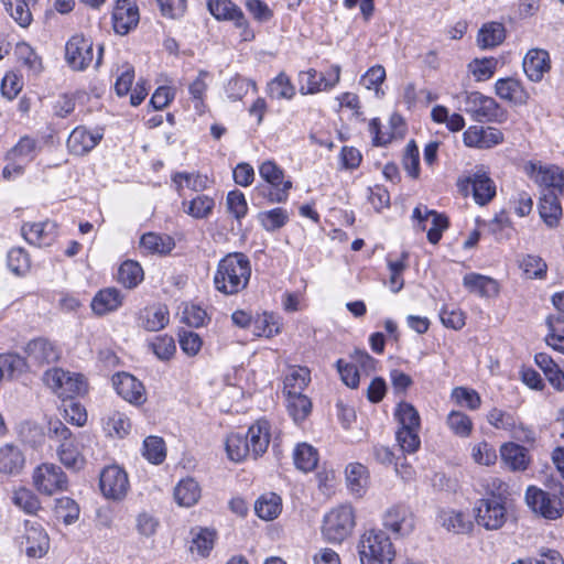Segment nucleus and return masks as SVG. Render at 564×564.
I'll list each match as a JSON object with an SVG mask.
<instances>
[{"label":"nucleus","instance_id":"nucleus-25","mask_svg":"<svg viewBox=\"0 0 564 564\" xmlns=\"http://www.w3.org/2000/svg\"><path fill=\"white\" fill-rule=\"evenodd\" d=\"M475 490L481 496L480 499H492L499 502H507L510 496L509 485L491 475L479 478L476 481Z\"/></svg>","mask_w":564,"mask_h":564},{"label":"nucleus","instance_id":"nucleus-24","mask_svg":"<svg viewBox=\"0 0 564 564\" xmlns=\"http://www.w3.org/2000/svg\"><path fill=\"white\" fill-rule=\"evenodd\" d=\"M117 393L130 403H142L144 398V387L141 381L130 373H118L112 379Z\"/></svg>","mask_w":564,"mask_h":564},{"label":"nucleus","instance_id":"nucleus-49","mask_svg":"<svg viewBox=\"0 0 564 564\" xmlns=\"http://www.w3.org/2000/svg\"><path fill=\"white\" fill-rule=\"evenodd\" d=\"M288 411L295 423L304 421L312 410L311 400L303 393L288 395Z\"/></svg>","mask_w":564,"mask_h":564},{"label":"nucleus","instance_id":"nucleus-6","mask_svg":"<svg viewBox=\"0 0 564 564\" xmlns=\"http://www.w3.org/2000/svg\"><path fill=\"white\" fill-rule=\"evenodd\" d=\"M355 527V514L351 506L343 505L325 514L322 534L329 543H341Z\"/></svg>","mask_w":564,"mask_h":564},{"label":"nucleus","instance_id":"nucleus-47","mask_svg":"<svg viewBox=\"0 0 564 564\" xmlns=\"http://www.w3.org/2000/svg\"><path fill=\"white\" fill-rule=\"evenodd\" d=\"M141 246L153 253H169L175 246L170 236H161L155 232H148L141 237Z\"/></svg>","mask_w":564,"mask_h":564},{"label":"nucleus","instance_id":"nucleus-50","mask_svg":"<svg viewBox=\"0 0 564 564\" xmlns=\"http://www.w3.org/2000/svg\"><path fill=\"white\" fill-rule=\"evenodd\" d=\"M446 424L456 436L463 438L470 436L474 429L471 419L464 412L455 410L447 414Z\"/></svg>","mask_w":564,"mask_h":564},{"label":"nucleus","instance_id":"nucleus-5","mask_svg":"<svg viewBox=\"0 0 564 564\" xmlns=\"http://www.w3.org/2000/svg\"><path fill=\"white\" fill-rule=\"evenodd\" d=\"M551 491H544L534 486L527 489L525 500L528 506L545 519L555 520L564 512V486L558 482L549 486Z\"/></svg>","mask_w":564,"mask_h":564},{"label":"nucleus","instance_id":"nucleus-37","mask_svg":"<svg viewBox=\"0 0 564 564\" xmlns=\"http://www.w3.org/2000/svg\"><path fill=\"white\" fill-rule=\"evenodd\" d=\"M202 490L198 482L191 477L182 479L174 488V499L181 507H192L200 498Z\"/></svg>","mask_w":564,"mask_h":564},{"label":"nucleus","instance_id":"nucleus-43","mask_svg":"<svg viewBox=\"0 0 564 564\" xmlns=\"http://www.w3.org/2000/svg\"><path fill=\"white\" fill-rule=\"evenodd\" d=\"M192 535L191 552H196L202 557L207 556L214 547L216 532L207 528H198L192 531Z\"/></svg>","mask_w":564,"mask_h":564},{"label":"nucleus","instance_id":"nucleus-14","mask_svg":"<svg viewBox=\"0 0 564 564\" xmlns=\"http://www.w3.org/2000/svg\"><path fill=\"white\" fill-rule=\"evenodd\" d=\"M207 8L216 20L231 21L236 28L241 29L243 40L253 37V33L249 30V23L243 12L231 0H208Z\"/></svg>","mask_w":564,"mask_h":564},{"label":"nucleus","instance_id":"nucleus-28","mask_svg":"<svg viewBox=\"0 0 564 564\" xmlns=\"http://www.w3.org/2000/svg\"><path fill=\"white\" fill-rule=\"evenodd\" d=\"M560 195L554 193H544L540 197L538 209L539 215L547 228L554 229L560 225L563 215Z\"/></svg>","mask_w":564,"mask_h":564},{"label":"nucleus","instance_id":"nucleus-60","mask_svg":"<svg viewBox=\"0 0 564 564\" xmlns=\"http://www.w3.org/2000/svg\"><path fill=\"white\" fill-rule=\"evenodd\" d=\"M321 73L314 68L299 73L300 94L314 95L324 90L323 83H319Z\"/></svg>","mask_w":564,"mask_h":564},{"label":"nucleus","instance_id":"nucleus-31","mask_svg":"<svg viewBox=\"0 0 564 564\" xmlns=\"http://www.w3.org/2000/svg\"><path fill=\"white\" fill-rule=\"evenodd\" d=\"M346 484L351 495L360 498L368 488L369 473L366 466L360 463H350L345 469Z\"/></svg>","mask_w":564,"mask_h":564},{"label":"nucleus","instance_id":"nucleus-58","mask_svg":"<svg viewBox=\"0 0 564 564\" xmlns=\"http://www.w3.org/2000/svg\"><path fill=\"white\" fill-rule=\"evenodd\" d=\"M8 268L15 275H24L31 268V260L23 248H12L7 256Z\"/></svg>","mask_w":564,"mask_h":564},{"label":"nucleus","instance_id":"nucleus-12","mask_svg":"<svg viewBox=\"0 0 564 564\" xmlns=\"http://www.w3.org/2000/svg\"><path fill=\"white\" fill-rule=\"evenodd\" d=\"M65 59L77 72L85 70L94 61V43L82 34L73 35L65 46Z\"/></svg>","mask_w":564,"mask_h":564},{"label":"nucleus","instance_id":"nucleus-36","mask_svg":"<svg viewBox=\"0 0 564 564\" xmlns=\"http://www.w3.org/2000/svg\"><path fill=\"white\" fill-rule=\"evenodd\" d=\"M251 327L254 336L272 338L281 333V317L274 313L263 312L253 317Z\"/></svg>","mask_w":564,"mask_h":564},{"label":"nucleus","instance_id":"nucleus-62","mask_svg":"<svg viewBox=\"0 0 564 564\" xmlns=\"http://www.w3.org/2000/svg\"><path fill=\"white\" fill-rule=\"evenodd\" d=\"M26 361L24 358L17 354H1L0 355V369L3 377H14L24 371Z\"/></svg>","mask_w":564,"mask_h":564},{"label":"nucleus","instance_id":"nucleus-35","mask_svg":"<svg viewBox=\"0 0 564 564\" xmlns=\"http://www.w3.org/2000/svg\"><path fill=\"white\" fill-rule=\"evenodd\" d=\"M25 458L18 446L7 444L0 447V473L18 475L24 467Z\"/></svg>","mask_w":564,"mask_h":564},{"label":"nucleus","instance_id":"nucleus-51","mask_svg":"<svg viewBox=\"0 0 564 564\" xmlns=\"http://www.w3.org/2000/svg\"><path fill=\"white\" fill-rule=\"evenodd\" d=\"M289 218L290 216L288 210L282 207H276L271 210L261 212L258 215V219L263 229L271 232L285 226L286 223L289 221Z\"/></svg>","mask_w":564,"mask_h":564},{"label":"nucleus","instance_id":"nucleus-38","mask_svg":"<svg viewBox=\"0 0 564 564\" xmlns=\"http://www.w3.org/2000/svg\"><path fill=\"white\" fill-rule=\"evenodd\" d=\"M11 18L21 26L28 28L32 20V8L39 0H1Z\"/></svg>","mask_w":564,"mask_h":564},{"label":"nucleus","instance_id":"nucleus-45","mask_svg":"<svg viewBox=\"0 0 564 564\" xmlns=\"http://www.w3.org/2000/svg\"><path fill=\"white\" fill-rule=\"evenodd\" d=\"M143 280V270L141 265L133 260H127L119 267L118 282L127 289H133Z\"/></svg>","mask_w":564,"mask_h":564},{"label":"nucleus","instance_id":"nucleus-57","mask_svg":"<svg viewBox=\"0 0 564 564\" xmlns=\"http://www.w3.org/2000/svg\"><path fill=\"white\" fill-rule=\"evenodd\" d=\"M451 398L457 405L465 406L471 411L478 410L481 405L479 393L470 388L456 387L452 390Z\"/></svg>","mask_w":564,"mask_h":564},{"label":"nucleus","instance_id":"nucleus-21","mask_svg":"<svg viewBox=\"0 0 564 564\" xmlns=\"http://www.w3.org/2000/svg\"><path fill=\"white\" fill-rule=\"evenodd\" d=\"M523 70L532 82H541L544 74L551 69L549 52L542 48H531L523 58Z\"/></svg>","mask_w":564,"mask_h":564},{"label":"nucleus","instance_id":"nucleus-39","mask_svg":"<svg viewBox=\"0 0 564 564\" xmlns=\"http://www.w3.org/2000/svg\"><path fill=\"white\" fill-rule=\"evenodd\" d=\"M140 326L148 332L163 329L170 321L169 311L165 306L145 308L140 315Z\"/></svg>","mask_w":564,"mask_h":564},{"label":"nucleus","instance_id":"nucleus-44","mask_svg":"<svg viewBox=\"0 0 564 564\" xmlns=\"http://www.w3.org/2000/svg\"><path fill=\"white\" fill-rule=\"evenodd\" d=\"M267 91L273 99L291 100L295 96V87L290 77L283 72L268 84Z\"/></svg>","mask_w":564,"mask_h":564},{"label":"nucleus","instance_id":"nucleus-17","mask_svg":"<svg viewBox=\"0 0 564 564\" xmlns=\"http://www.w3.org/2000/svg\"><path fill=\"white\" fill-rule=\"evenodd\" d=\"M476 521L487 530H498L507 521L506 502L479 499L476 503Z\"/></svg>","mask_w":564,"mask_h":564},{"label":"nucleus","instance_id":"nucleus-26","mask_svg":"<svg viewBox=\"0 0 564 564\" xmlns=\"http://www.w3.org/2000/svg\"><path fill=\"white\" fill-rule=\"evenodd\" d=\"M140 14L135 4L128 2L118 3L113 8L112 21L113 30L120 35L127 34L139 23Z\"/></svg>","mask_w":564,"mask_h":564},{"label":"nucleus","instance_id":"nucleus-56","mask_svg":"<svg viewBox=\"0 0 564 564\" xmlns=\"http://www.w3.org/2000/svg\"><path fill=\"white\" fill-rule=\"evenodd\" d=\"M55 512L57 517L62 518L63 522L68 525L78 520L80 509L74 499L69 497H62L55 500Z\"/></svg>","mask_w":564,"mask_h":564},{"label":"nucleus","instance_id":"nucleus-23","mask_svg":"<svg viewBox=\"0 0 564 564\" xmlns=\"http://www.w3.org/2000/svg\"><path fill=\"white\" fill-rule=\"evenodd\" d=\"M412 217L413 219L419 220L420 224L427 221L431 218L432 227L427 230V240L433 245L438 243L443 231L448 227V219L446 216L429 209L423 205H419L413 209Z\"/></svg>","mask_w":564,"mask_h":564},{"label":"nucleus","instance_id":"nucleus-54","mask_svg":"<svg viewBox=\"0 0 564 564\" xmlns=\"http://www.w3.org/2000/svg\"><path fill=\"white\" fill-rule=\"evenodd\" d=\"M131 429L130 420L120 412L110 414L104 423V430L109 436L123 438Z\"/></svg>","mask_w":564,"mask_h":564},{"label":"nucleus","instance_id":"nucleus-61","mask_svg":"<svg viewBox=\"0 0 564 564\" xmlns=\"http://www.w3.org/2000/svg\"><path fill=\"white\" fill-rule=\"evenodd\" d=\"M395 416L400 423L398 430H419L420 415L410 403H400Z\"/></svg>","mask_w":564,"mask_h":564},{"label":"nucleus","instance_id":"nucleus-18","mask_svg":"<svg viewBox=\"0 0 564 564\" xmlns=\"http://www.w3.org/2000/svg\"><path fill=\"white\" fill-rule=\"evenodd\" d=\"M102 139V133L76 127L69 134L66 145L69 153L80 156L89 153Z\"/></svg>","mask_w":564,"mask_h":564},{"label":"nucleus","instance_id":"nucleus-64","mask_svg":"<svg viewBox=\"0 0 564 564\" xmlns=\"http://www.w3.org/2000/svg\"><path fill=\"white\" fill-rule=\"evenodd\" d=\"M227 208L237 220L242 219L248 213V204L242 192L238 189L230 191L226 199Z\"/></svg>","mask_w":564,"mask_h":564},{"label":"nucleus","instance_id":"nucleus-22","mask_svg":"<svg viewBox=\"0 0 564 564\" xmlns=\"http://www.w3.org/2000/svg\"><path fill=\"white\" fill-rule=\"evenodd\" d=\"M24 351L28 359L37 366L55 362L59 358V351L55 345L42 337L30 340Z\"/></svg>","mask_w":564,"mask_h":564},{"label":"nucleus","instance_id":"nucleus-46","mask_svg":"<svg viewBox=\"0 0 564 564\" xmlns=\"http://www.w3.org/2000/svg\"><path fill=\"white\" fill-rule=\"evenodd\" d=\"M505 39V28L501 23L485 24L478 33L477 42L481 48L499 45Z\"/></svg>","mask_w":564,"mask_h":564},{"label":"nucleus","instance_id":"nucleus-10","mask_svg":"<svg viewBox=\"0 0 564 564\" xmlns=\"http://www.w3.org/2000/svg\"><path fill=\"white\" fill-rule=\"evenodd\" d=\"M99 488L106 499L122 501L130 490L127 471L118 465L106 466L99 475Z\"/></svg>","mask_w":564,"mask_h":564},{"label":"nucleus","instance_id":"nucleus-20","mask_svg":"<svg viewBox=\"0 0 564 564\" xmlns=\"http://www.w3.org/2000/svg\"><path fill=\"white\" fill-rule=\"evenodd\" d=\"M502 141V132L494 127L473 126L464 132V143L470 148L489 149Z\"/></svg>","mask_w":564,"mask_h":564},{"label":"nucleus","instance_id":"nucleus-15","mask_svg":"<svg viewBox=\"0 0 564 564\" xmlns=\"http://www.w3.org/2000/svg\"><path fill=\"white\" fill-rule=\"evenodd\" d=\"M384 529L399 536H405L412 533L415 527V517L413 511L405 503H395L389 507L382 516Z\"/></svg>","mask_w":564,"mask_h":564},{"label":"nucleus","instance_id":"nucleus-48","mask_svg":"<svg viewBox=\"0 0 564 564\" xmlns=\"http://www.w3.org/2000/svg\"><path fill=\"white\" fill-rule=\"evenodd\" d=\"M226 451L228 457L234 462H242L251 453L248 447V440L241 433H231L226 440Z\"/></svg>","mask_w":564,"mask_h":564},{"label":"nucleus","instance_id":"nucleus-32","mask_svg":"<svg viewBox=\"0 0 564 564\" xmlns=\"http://www.w3.org/2000/svg\"><path fill=\"white\" fill-rule=\"evenodd\" d=\"M123 296L116 288L100 290L91 301V308L98 315L118 310L122 304Z\"/></svg>","mask_w":564,"mask_h":564},{"label":"nucleus","instance_id":"nucleus-11","mask_svg":"<svg viewBox=\"0 0 564 564\" xmlns=\"http://www.w3.org/2000/svg\"><path fill=\"white\" fill-rule=\"evenodd\" d=\"M525 173L540 187H544L547 193L564 194V171L561 167L529 162L525 165Z\"/></svg>","mask_w":564,"mask_h":564},{"label":"nucleus","instance_id":"nucleus-8","mask_svg":"<svg viewBox=\"0 0 564 564\" xmlns=\"http://www.w3.org/2000/svg\"><path fill=\"white\" fill-rule=\"evenodd\" d=\"M44 381L64 401L73 400L75 395L84 394L87 391V383L83 375L61 368L47 370L44 373Z\"/></svg>","mask_w":564,"mask_h":564},{"label":"nucleus","instance_id":"nucleus-53","mask_svg":"<svg viewBox=\"0 0 564 564\" xmlns=\"http://www.w3.org/2000/svg\"><path fill=\"white\" fill-rule=\"evenodd\" d=\"M143 456L152 464L159 465L166 457L165 443L162 437L148 436L143 441Z\"/></svg>","mask_w":564,"mask_h":564},{"label":"nucleus","instance_id":"nucleus-19","mask_svg":"<svg viewBox=\"0 0 564 564\" xmlns=\"http://www.w3.org/2000/svg\"><path fill=\"white\" fill-rule=\"evenodd\" d=\"M21 231L29 243L37 247L51 246L57 237L56 224L50 220L24 224Z\"/></svg>","mask_w":564,"mask_h":564},{"label":"nucleus","instance_id":"nucleus-3","mask_svg":"<svg viewBox=\"0 0 564 564\" xmlns=\"http://www.w3.org/2000/svg\"><path fill=\"white\" fill-rule=\"evenodd\" d=\"M47 437L58 443L56 454L59 462L68 469L79 470L85 459L72 431L58 419L47 423Z\"/></svg>","mask_w":564,"mask_h":564},{"label":"nucleus","instance_id":"nucleus-1","mask_svg":"<svg viewBox=\"0 0 564 564\" xmlns=\"http://www.w3.org/2000/svg\"><path fill=\"white\" fill-rule=\"evenodd\" d=\"M251 278V263L242 252L226 254L219 260L213 283L216 291L224 295H236L243 291Z\"/></svg>","mask_w":564,"mask_h":564},{"label":"nucleus","instance_id":"nucleus-41","mask_svg":"<svg viewBox=\"0 0 564 564\" xmlns=\"http://www.w3.org/2000/svg\"><path fill=\"white\" fill-rule=\"evenodd\" d=\"M282 510V500L274 492L262 495L254 505V511L263 520L275 519Z\"/></svg>","mask_w":564,"mask_h":564},{"label":"nucleus","instance_id":"nucleus-33","mask_svg":"<svg viewBox=\"0 0 564 564\" xmlns=\"http://www.w3.org/2000/svg\"><path fill=\"white\" fill-rule=\"evenodd\" d=\"M463 285L471 293L480 296H495L499 293L496 280L479 273H468L463 278Z\"/></svg>","mask_w":564,"mask_h":564},{"label":"nucleus","instance_id":"nucleus-7","mask_svg":"<svg viewBox=\"0 0 564 564\" xmlns=\"http://www.w3.org/2000/svg\"><path fill=\"white\" fill-rule=\"evenodd\" d=\"M460 98L464 104V111L469 113L478 122H502L506 119V111L492 98L479 91H466Z\"/></svg>","mask_w":564,"mask_h":564},{"label":"nucleus","instance_id":"nucleus-55","mask_svg":"<svg viewBox=\"0 0 564 564\" xmlns=\"http://www.w3.org/2000/svg\"><path fill=\"white\" fill-rule=\"evenodd\" d=\"M186 208L184 212L189 216L202 219L209 216L215 206V202L212 197L207 195H198L188 203H183Z\"/></svg>","mask_w":564,"mask_h":564},{"label":"nucleus","instance_id":"nucleus-59","mask_svg":"<svg viewBox=\"0 0 564 564\" xmlns=\"http://www.w3.org/2000/svg\"><path fill=\"white\" fill-rule=\"evenodd\" d=\"M13 503L26 513L34 514L41 508L36 495L28 488H19L13 492Z\"/></svg>","mask_w":564,"mask_h":564},{"label":"nucleus","instance_id":"nucleus-42","mask_svg":"<svg viewBox=\"0 0 564 564\" xmlns=\"http://www.w3.org/2000/svg\"><path fill=\"white\" fill-rule=\"evenodd\" d=\"M293 459L297 469L307 473L317 466L318 453L312 445L302 443L294 448Z\"/></svg>","mask_w":564,"mask_h":564},{"label":"nucleus","instance_id":"nucleus-34","mask_svg":"<svg viewBox=\"0 0 564 564\" xmlns=\"http://www.w3.org/2000/svg\"><path fill=\"white\" fill-rule=\"evenodd\" d=\"M437 522L447 531L457 534L467 533L473 527L471 521L465 513L453 509L440 510Z\"/></svg>","mask_w":564,"mask_h":564},{"label":"nucleus","instance_id":"nucleus-30","mask_svg":"<svg viewBox=\"0 0 564 564\" xmlns=\"http://www.w3.org/2000/svg\"><path fill=\"white\" fill-rule=\"evenodd\" d=\"M496 94L505 100L516 105H524L529 99L528 91L522 84L512 77L500 78L495 85Z\"/></svg>","mask_w":564,"mask_h":564},{"label":"nucleus","instance_id":"nucleus-52","mask_svg":"<svg viewBox=\"0 0 564 564\" xmlns=\"http://www.w3.org/2000/svg\"><path fill=\"white\" fill-rule=\"evenodd\" d=\"M14 54L18 61L33 74H39L42 70L41 57L35 51L25 42H20L15 45Z\"/></svg>","mask_w":564,"mask_h":564},{"label":"nucleus","instance_id":"nucleus-16","mask_svg":"<svg viewBox=\"0 0 564 564\" xmlns=\"http://www.w3.org/2000/svg\"><path fill=\"white\" fill-rule=\"evenodd\" d=\"M19 544L24 547L29 557L40 558L50 547V539L45 530L35 521H25L24 532L19 538Z\"/></svg>","mask_w":564,"mask_h":564},{"label":"nucleus","instance_id":"nucleus-63","mask_svg":"<svg viewBox=\"0 0 564 564\" xmlns=\"http://www.w3.org/2000/svg\"><path fill=\"white\" fill-rule=\"evenodd\" d=\"M520 268L528 278H543L547 265L541 257L527 254L520 261Z\"/></svg>","mask_w":564,"mask_h":564},{"label":"nucleus","instance_id":"nucleus-4","mask_svg":"<svg viewBox=\"0 0 564 564\" xmlns=\"http://www.w3.org/2000/svg\"><path fill=\"white\" fill-rule=\"evenodd\" d=\"M357 547L361 564H391L395 554L390 538L378 529L362 533Z\"/></svg>","mask_w":564,"mask_h":564},{"label":"nucleus","instance_id":"nucleus-29","mask_svg":"<svg viewBox=\"0 0 564 564\" xmlns=\"http://www.w3.org/2000/svg\"><path fill=\"white\" fill-rule=\"evenodd\" d=\"M500 456L503 464L512 471H523L530 464L528 449L516 443L503 444Z\"/></svg>","mask_w":564,"mask_h":564},{"label":"nucleus","instance_id":"nucleus-13","mask_svg":"<svg viewBox=\"0 0 564 564\" xmlns=\"http://www.w3.org/2000/svg\"><path fill=\"white\" fill-rule=\"evenodd\" d=\"M462 191L468 193L471 191L474 199L479 205H486L496 195L495 182L489 177L484 169H477L468 176L458 181Z\"/></svg>","mask_w":564,"mask_h":564},{"label":"nucleus","instance_id":"nucleus-27","mask_svg":"<svg viewBox=\"0 0 564 564\" xmlns=\"http://www.w3.org/2000/svg\"><path fill=\"white\" fill-rule=\"evenodd\" d=\"M248 440V447L253 458H258L267 452L270 443V424L265 420H259L248 429L243 435Z\"/></svg>","mask_w":564,"mask_h":564},{"label":"nucleus","instance_id":"nucleus-40","mask_svg":"<svg viewBox=\"0 0 564 564\" xmlns=\"http://www.w3.org/2000/svg\"><path fill=\"white\" fill-rule=\"evenodd\" d=\"M310 375L311 372L306 367H290L284 378V390L286 394L302 393L311 381Z\"/></svg>","mask_w":564,"mask_h":564},{"label":"nucleus","instance_id":"nucleus-2","mask_svg":"<svg viewBox=\"0 0 564 564\" xmlns=\"http://www.w3.org/2000/svg\"><path fill=\"white\" fill-rule=\"evenodd\" d=\"M259 175L263 183L258 184L253 192L260 204H278L286 202L292 182L284 178L283 170L273 161H264L259 166Z\"/></svg>","mask_w":564,"mask_h":564},{"label":"nucleus","instance_id":"nucleus-9","mask_svg":"<svg viewBox=\"0 0 564 564\" xmlns=\"http://www.w3.org/2000/svg\"><path fill=\"white\" fill-rule=\"evenodd\" d=\"M32 480L36 490L46 496L66 491L69 485L68 477L62 467L53 463H43L35 467Z\"/></svg>","mask_w":564,"mask_h":564}]
</instances>
